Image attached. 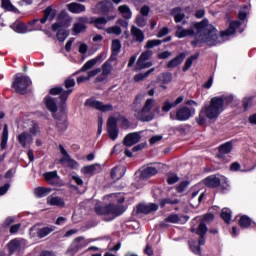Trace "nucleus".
<instances>
[{"mask_svg": "<svg viewBox=\"0 0 256 256\" xmlns=\"http://www.w3.org/2000/svg\"><path fill=\"white\" fill-rule=\"evenodd\" d=\"M227 183V178H225L224 176H209L204 180V184L206 185V187H211L212 189H215V187H219V185H221V183Z\"/></svg>", "mask_w": 256, "mask_h": 256, "instance_id": "nucleus-18", "label": "nucleus"}, {"mask_svg": "<svg viewBox=\"0 0 256 256\" xmlns=\"http://www.w3.org/2000/svg\"><path fill=\"white\" fill-rule=\"evenodd\" d=\"M104 201L108 202L106 206H96L95 213L100 215L104 221H113L120 217L127 207L123 205L125 203V195L123 193H112L104 196Z\"/></svg>", "mask_w": 256, "mask_h": 256, "instance_id": "nucleus-3", "label": "nucleus"}, {"mask_svg": "<svg viewBox=\"0 0 256 256\" xmlns=\"http://www.w3.org/2000/svg\"><path fill=\"white\" fill-rule=\"evenodd\" d=\"M223 111H225V108H223V100L221 98H216V96L210 100V104L205 105L202 108V113H204L207 119H210L211 121L217 119Z\"/></svg>", "mask_w": 256, "mask_h": 256, "instance_id": "nucleus-6", "label": "nucleus"}, {"mask_svg": "<svg viewBox=\"0 0 256 256\" xmlns=\"http://www.w3.org/2000/svg\"><path fill=\"white\" fill-rule=\"evenodd\" d=\"M208 230L207 223L205 222H200L197 228H195V226L191 227V232L196 233V235H199L200 237L198 240L199 245H205V235L207 234Z\"/></svg>", "mask_w": 256, "mask_h": 256, "instance_id": "nucleus-14", "label": "nucleus"}, {"mask_svg": "<svg viewBox=\"0 0 256 256\" xmlns=\"http://www.w3.org/2000/svg\"><path fill=\"white\" fill-rule=\"evenodd\" d=\"M44 179L49 183V185H59L61 186V178L57 174V171H51L44 173Z\"/></svg>", "mask_w": 256, "mask_h": 256, "instance_id": "nucleus-23", "label": "nucleus"}, {"mask_svg": "<svg viewBox=\"0 0 256 256\" xmlns=\"http://www.w3.org/2000/svg\"><path fill=\"white\" fill-rule=\"evenodd\" d=\"M179 181V176L174 173H169L167 178L168 185H175Z\"/></svg>", "mask_w": 256, "mask_h": 256, "instance_id": "nucleus-55", "label": "nucleus"}, {"mask_svg": "<svg viewBox=\"0 0 256 256\" xmlns=\"http://www.w3.org/2000/svg\"><path fill=\"white\" fill-rule=\"evenodd\" d=\"M7 141H9V127L7 124H5L2 132V140L0 143L1 149H7Z\"/></svg>", "mask_w": 256, "mask_h": 256, "instance_id": "nucleus-35", "label": "nucleus"}, {"mask_svg": "<svg viewBox=\"0 0 256 256\" xmlns=\"http://www.w3.org/2000/svg\"><path fill=\"white\" fill-rule=\"evenodd\" d=\"M26 247H29V242L25 239H14L8 244L11 255H13V253H21Z\"/></svg>", "mask_w": 256, "mask_h": 256, "instance_id": "nucleus-11", "label": "nucleus"}, {"mask_svg": "<svg viewBox=\"0 0 256 256\" xmlns=\"http://www.w3.org/2000/svg\"><path fill=\"white\" fill-rule=\"evenodd\" d=\"M166 223H182V218L177 214L169 215L165 218Z\"/></svg>", "mask_w": 256, "mask_h": 256, "instance_id": "nucleus-50", "label": "nucleus"}, {"mask_svg": "<svg viewBox=\"0 0 256 256\" xmlns=\"http://www.w3.org/2000/svg\"><path fill=\"white\" fill-rule=\"evenodd\" d=\"M163 41L161 40H148L146 43V49H153V47H159Z\"/></svg>", "mask_w": 256, "mask_h": 256, "instance_id": "nucleus-54", "label": "nucleus"}, {"mask_svg": "<svg viewBox=\"0 0 256 256\" xmlns=\"http://www.w3.org/2000/svg\"><path fill=\"white\" fill-rule=\"evenodd\" d=\"M111 5V2L109 1H102L95 6L94 13H101L105 15V13H109V11H111Z\"/></svg>", "mask_w": 256, "mask_h": 256, "instance_id": "nucleus-29", "label": "nucleus"}, {"mask_svg": "<svg viewBox=\"0 0 256 256\" xmlns=\"http://www.w3.org/2000/svg\"><path fill=\"white\" fill-rule=\"evenodd\" d=\"M51 188H46V187H38L34 190V193L36 195V197H39V199L43 198V197H47V195H49V193H51Z\"/></svg>", "mask_w": 256, "mask_h": 256, "instance_id": "nucleus-38", "label": "nucleus"}, {"mask_svg": "<svg viewBox=\"0 0 256 256\" xmlns=\"http://www.w3.org/2000/svg\"><path fill=\"white\" fill-rule=\"evenodd\" d=\"M141 141V132H132L124 137L123 143L126 147H133Z\"/></svg>", "mask_w": 256, "mask_h": 256, "instance_id": "nucleus-19", "label": "nucleus"}, {"mask_svg": "<svg viewBox=\"0 0 256 256\" xmlns=\"http://www.w3.org/2000/svg\"><path fill=\"white\" fill-rule=\"evenodd\" d=\"M231 151H233V143L232 142H226L219 147L220 155H227V154L231 153Z\"/></svg>", "mask_w": 256, "mask_h": 256, "instance_id": "nucleus-39", "label": "nucleus"}, {"mask_svg": "<svg viewBox=\"0 0 256 256\" xmlns=\"http://www.w3.org/2000/svg\"><path fill=\"white\" fill-rule=\"evenodd\" d=\"M55 229H57V227L53 225L45 226L42 228L33 227L30 229V236L32 238L38 237V239H45V237H47V235H51Z\"/></svg>", "mask_w": 256, "mask_h": 256, "instance_id": "nucleus-9", "label": "nucleus"}, {"mask_svg": "<svg viewBox=\"0 0 256 256\" xmlns=\"http://www.w3.org/2000/svg\"><path fill=\"white\" fill-rule=\"evenodd\" d=\"M71 179L73 182L76 183V185L82 186L83 185V179L77 175V174H72Z\"/></svg>", "mask_w": 256, "mask_h": 256, "instance_id": "nucleus-59", "label": "nucleus"}, {"mask_svg": "<svg viewBox=\"0 0 256 256\" xmlns=\"http://www.w3.org/2000/svg\"><path fill=\"white\" fill-rule=\"evenodd\" d=\"M1 7L2 9H5L6 11H10L11 13H19V9L15 7L11 0H1Z\"/></svg>", "mask_w": 256, "mask_h": 256, "instance_id": "nucleus-34", "label": "nucleus"}, {"mask_svg": "<svg viewBox=\"0 0 256 256\" xmlns=\"http://www.w3.org/2000/svg\"><path fill=\"white\" fill-rule=\"evenodd\" d=\"M118 11H119V13H121V15H122V17H124V19H131V17L133 16V12H131V8H129V6H127V5L119 6Z\"/></svg>", "mask_w": 256, "mask_h": 256, "instance_id": "nucleus-36", "label": "nucleus"}, {"mask_svg": "<svg viewBox=\"0 0 256 256\" xmlns=\"http://www.w3.org/2000/svg\"><path fill=\"white\" fill-rule=\"evenodd\" d=\"M155 71V68H151L145 73H139L134 76L135 83H139L140 81H143L144 79H147L148 76L151 75Z\"/></svg>", "mask_w": 256, "mask_h": 256, "instance_id": "nucleus-41", "label": "nucleus"}, {"mask_svg": "<svg viewBox=\"0 0 256 256\" xmlns=\"http://www.w3.org/2000/svg\"><path fill=\"white\" fill-rule=\"evenodd\" d=\"M60 161L61 163H66L68 167H71V169H77V167H79V163L71 159L70 156L62 157Z\"/></svg>", "mask_w": 256, "mask_h": 256, "instance_id": "nucleus-42", "label": "nucleus"}, {"mask_svg": "<svg viewBox=\"0 0 256 256\" xmlns=\"http://www.w3.org/2000/svg\"><path fill=\"white\" fill-rule=\"evenodd\" d=\"M11 187V184L6 183L3 186H0V196H3L9 191V188Z\"/></svg>", "mask_w": 256, "mask_h": 256, "instance_id": "nucleus-61", "label": "nucleus"}, {"mask_svg": "<svg viewBox=\"0 0 256 256\" xmlns=\"http://www.w3.org/2000/svg\"><path fill=\"white\" fill-rule=\"evenodd\" d=\"M136 25H138V27H145V25H147V18H145V16H137Z\"/></svg>", "mask_w": 256, "mask_h": 256, "instance_id": "nucleus-58", "label": "nucleus"}, {"mask_svg": "<svg viewBox=\"0 0 256 256\" xmlns=\"http://www.w3.org/2000/svg\"><path fill=\"white\" fill-rule=\"evenodd\" d=\"M44 104L46 106V109L52 113V116L54 119H57L58 122L56 123L57 129L59 131H66L67 130V118L65 116H61L60 118L57 117V98L52 96H46L44 98Z\"/></svg>", "mask_w": 256, "mask_h": 256, "instance_id": "nucleus-7", "label": "nucleus"}, {"mask_svg": "<svg viewBox=\"0 0 256 256\" xmlns=\"http://www.w3.org/2000/svg\"><path fill=\"white\" fill-rule=\"evenodd\" d=\"M216 98L222 100V108L223 109H225V104L231 105L233 103V101L235 100V96L233 94L216 96Z\"/></svg>", "mask_w": 256, "mask_h": 256, "instance_id": "nucleus-37", "label": "nucleus"}, {"mask_svg": "<svg viewBox=\"0 0 256 256\" xmlns=\"http://www.w3.org/2000/svg\"><path fill=\"white\" fill-rule=\"evenodd\" d=\"M189 247L192 253H195V255H201V247L197 245V241H189Z\"/></svg>", "mask_w": 256, "mask_h": 256, "instance_id": "nucleus-51", "label": "nucleus"}, {"mask_svg": "<svg viewBox=\"0 0 256 256\" xmlns=\"http://www.w3.org/2000/svg\"><path fill=\"white\" fill-rule=\"evenodd\" d=\"M11 29H13V31H15V33L25 34V33L31 32V31H41V29H43V26L37 25L36 28L29 29V27L27 25H25L21 22H15L11 25Z\"/></svg>", "mask_w": 256, "mask_h": 256, "instance_id": "nucleus-15", "label": "nucleus"}, {"mask_svg": "<svg viewBox=\"0 0 256 256\" xmlns=\"http://www.w3.org/2000/svg\"><path fill=\"white\" fill-rule=\"evenodd\" d=\"M149 67H153V62L141 60V63L139 64V60H137L135 71H143V69H149Z\"/></svg>", "mask_w": 256, "mask_h": 256, "instance_id": "nucleus-40", "label": "nucleus"}, {"mask_svg": "<svg viewBox=\"0 0 256 256\" xmlns=\"http://www.w3.org/2000/svg\"><path fill=\"white\" fill-rule=\"evenodd\" d=\"M30 135H39V124L37 122L32 121L29 127Z\"/></svg>", "mask_w": 256, "mask_h": 256, "instance_id": "nucleus-53", "label": "nucleus"}, {"mask_svg": "<svg viewBox=\"0 0 256 256\" xmlns=\"http://www.w3.org/2000/svg\"><path fill=\"white\" fill-rule=\"evenodd\" d=\"M196 59H199V53L188 57L184 64L183 71H189V69H191V65H193V61H196Z\"/></svg>", "mask_w": 256, "mask_h": 256, "instance_id": "nucleus-43", "label": "nucleus"}, {"mask_svg": "<svg viewBox=\"0 0 256 256\" xmlns=\"http://www.w3.org/2000/svg\"><path fill=\"white\" fill-rule=\"evenodd\" d=\"M159 209V205L155 203H149V204H140L137 207L138 213H145V215H149V213H153L154 211H157Z\"/></svg>", "mask_w": 256, "mask_h": 256, "instance_id": "nucleus-24", "label": "nucleus"}, {"mask_svg": "<svg viewBox=\"0 0 256 256\" xmlns=\"http://www.w3.org/2000/svg\"><path fill=\"white\" fill-rule=\"evenodd\" d=\"M107 56H104L103 54H99L93 59L88 60L80 69V72L89 71V69H93L95 67L96 63H103L105 61Z\"/></svg>", "mask_w": 256, "mask_h": 256, "instance_id": "nucleus-21", "label": "nucleus"}, {"mask_svg": "<svg viewBox=\"0 0 256 256\" xmlns=\"http://www.w3.org/2000/svg\"><path fill=\"white\" fill-rule=\"evenodd\" d=\"M52 30L54 31H58L57 32V39L58 41H60L61 43H63V41H65V39H67V37H69V31L65 28H63V23L61 22H56L52 25Z\"/></svg>", "mask_w": 256, "mask_h": 256, "instance_id": "nucleus-17", "label": "nucleus"}, {"mask_svg": "<svg viewBox=\"0 0 256 256\" xmlns=\"http://www.w3.org/2000/svg\"><path fill=\"white\" fill-rule=\"evenodd\" d=\"M89 47L87 46V44L85 43H80L78 51L79 53H81V55H85V53H87Z\"/></svg>", "mask_w": 256, "mask_h": 256, "instance_id": "nucleus-62", "label": "nucleus"}, {"mask_svg": "<svg viewBox=\"0 0 256 256\" xmlns=\"http://www.w3.org/2000/svg\"><path fill=\"white\" fill-rule=\"evenodd\" d=\"M86 107H91V109H97V111H101L102 113H109V111L113 110V105L104 104L101 101L95 99H88L85 102Z\"/></svg>", "mask_w": 256, "mask_h": 256, "instance_id": "nucleus-10", "label": "nucleus"}, {"mask_svg": "<svg viewBox=\"0 0 256 256\" xmlns=\"http://www.w3.org/2000/svg\"><path fill=\"white\" fill-rule=\"evenodd\" d=\"M173 79V75L169 72L163 73L158 77L159 83H163L164 85H167V83H171Z\"/></svg>", "mask_w": 256, "mask_h": 256, "instance_id": "nucleus-44", "label": "nucleus"}, {"mask_svg": "<svg viewBox=\"0 0 256 256\" xmlns=\"http://www.w3.org/2000/svg\"><path fill=\"white\" fill-rule=\"evenodd\" d=\"M131 36L133 41L136 43H143V41H145V33H143V31L136 26H132Z\"/></svg>", "mask_w": 256, "mask_h": 256, "instance_id": "nucleus-26", "label": "nucleus"}, {"mask_svg": "<svg viewBox=\"0 0 256 256\" xmlns=\"http://www.w3.org/2000/svg\"><path fill=\"white\" fill-rule=\"evenodd\" d=\"M153 175H157V168L155 167H146L141 171V179H150Z\"/></svg>", "mask_w": 256, "mask_h": 256, "instance_id": "nucleus-33", "label": "nucleus"}, {"mask_svg": "<svg viewBox=\"0 0 256 256\" xmlns=\"http://www.w3.org/2000/svg\"><path fill=\"white\" fill-rule=\"evenodd\" d=\"M239 225L243 229H249V227H251V218H249V216L247 215L241 216L239 220Z\"/></svg>", "mask_w": 256, "mask_h": 256, "instance_id": "nucleus-45", "label": "nucleus"}, {"mask_svg": "<svg viewBox=\"0 0 256 256\" xmlns=\"http://www.w3.org/2000/svg\"><path fill=\"white\" fill-rule=\"evenodd\" d=\"M187 57V54L180 53L177 57L170 60L167 64L168 69H174V67H179Z\"/></svg>", "mask_w": 256, "mask_h": 256, "instance_id": "nucleus-31", "label": "nucleus"}, {"mask_svg": "<svg viewBox=\"0 0 256 256\" xmlns=\"http://www.w3.org/2000/svg\"><path fill=\"white\" fill-rule=\"evenodd\" d=\"M171 52L170 51H164L158 54V59H169L171 57Z\"/></svg>", "mask_w": 256, "mask_h": 256, "instance_id": "nucleus-64", "label": "nucleus"}, {"mask_svg": "<svg viewBox=\"0 0 256 256\" xmlns=\"http://www.w3.org/2000/svg\"><path fill=\"white\" fill-rule=\"evenodd\" d=\"M125 171H127L125 166H116L111 171V178L114 181H119V179H122L125 176Z\"/></svg>", "mask_w": 256, "mask_h": 256, "instance_id": "nucleus-30", "label": "nucleus"}, {"mask_svg": "<svg viewBox=\"0 0 256 256\" xmlns=\"http://www.w3.org/2000/svg\"><path fill=\"white\" fill-rule=\"evenodd\" d=\"M221 217L225 223H231V211L228 208L222 209Z\"/></svg>", "mask_w": 256, "mask_h": 256, "instance_id": "nucleus-49", "label": "nucleus"}, {"mask_svg": "<svg viewBox=\"0 0 256 256\" xmlns=\"http://www.w3.org/2000/svg\"><path fill=\"white\" fill-rule=\"evenodd\" d=\"M187 187H189V182H187V181L181 182L177 187L178 193H183V191H185V189H187Z\"/></svg>", "mask_w": 256, "mask_h": 256, "instance_id": "nucleus-60", "label": "nucleus"}, {"mask_svg": "<svg viewBox=\"0 0 256 256\" xmlns=\"http://www.w3.org/2000/svg\"><path fill=\"white\" fill-rule=\"evenodd\" d=\"M173 108H175V104L169 100H165L161 107L157 104L155 98H148L141 109H137L134 106L133 111L134 117L138 121L149 122L153 121L155 117H163L164 113H169Z\"/></svg>", "mask_w": 256, "mask_h": 256, "instance_id": "nucleus-2", "label": "nucleus"}, {"mask_svg": "<svg viewBox=\"0 0 256 256\" xmlns=\"http://www.w3.org/2000/svg\"><path fill=\"white\" fill-rule=\"evenodd\" d=\"M87 23L88 19L87 17H81L78 19V22H76L73 26V31L77 35L79 33H83L87 29Z\"/></svg>", "mask_w": 256, "mask_h": 256, "instance_id": "nucleus-25", "label": "nucleus"}, {"mask_svg": "<svg viewBox=\"0 0 256 256\" xmlns=\"http://www.w3.org/2000/svg\"><path fill=\"white\" fill-rule=\"evenodd\" d=\"M113 71V65L111 64V60H107L103 65H102V75L98 76L96 78V81L98 83H103V81L107 80V77L111 75Z\"/></svg>", "mask_w": 256, "mask_h": 256, "instance_id": "nucleus-20", "label": "nucleus"}, {"mask_svg": "<svg viewBox=\"0 0 256 256\" xmlns=\"http://www.w3.org/2000/svg\"><path fill=\"white\" fill-rule=\"evenodd\" d=\"M177 203H179V200H177V199L171 200L170 198H166V199H162L160 201V206L164 207L166 205H177Z\"/></svg>", "mask_w": 256, "mask_h": 256, "instance_id": "nucleus-57", "label": "nucleus"}, {"mask_svg": "<svg viewBox=\"0 0 256 256\" xmlns=\"http://www.w3.org/2000/svg\"><path fill=\"white\" fill-rule=\"evenodd\" d=\"M56 12L51 6L47 7L44 10V17L39 19H34L31 22H29V25H37V23H41V25H45L47 21H53L55 19Z\"/></svg>", "mask_w": 256, "mask_h": 256, "instance_id": "nucleus-13", "label": "nucleus"}, {"mask_svg": "<svg viewBox=\"0 0 256 256\" xmlns=\"http://www.w3.org/2000/svg\"><path fill=\"white\" fill-rule=\"evenodd\" d=\"M97 167H99V165L97 164L85 166L84 168H82V173H84L85 175H95V171H97Z\"/></svg>", "mask_w": 256, "mask_h": 256, "instance_id": "nucleus-46", "label": "nucleus"}, {"mask_svg": "<svg viewBox=\"0 0 256 256\" xmlns=\"http://www.w3.org/2000/svg\"><path fill=\"white\" fill-rule=\"evenodd\" d=\"M172 15L174 16L175 23H181L185 19V12L181 7L172 9Z\"/></svg>", "mask_w": 256, "mask_h": 256, "instance_id": "nucleus-32", "label": "nucleus"}, {"mask_svg": "<svg viewBox=\"0 0 256 256\" xmlns=\"http://www.w3.org/2000/svg\"><path fill=\"white\" fill-rule=\"evenodd\" d=\"M113 19H115V15L107 16V17L102 16L98 18H92V24L94 25V27H96V29L103 30L105 29L107 23H109V21H113Z\"/></svg>", "mask_w": 256, "mask_h": 256, "instance_id": "nucleus-22", "label": "nucleus"}, {"mask_svg": "<svg viewBox=\"0 0 256 256\" xmlns=\"http://www.w3.org/2000/svg\"><path fill=\"white\" fill-rule=\"evenodd\" d=\"M64 86L66 90H64L61 87H55L50 89L49 93L50 95H60V107L62 108V111H64L67 103V99H69V95L73 93V88L75 87V79L69 77L64 81Z\"/></svg>", "mask_w": 256, "mask_h": 256, "instance_id": "nucleus-5", "label": "nucleus"}, {"mask_svg": "<svg viewBox=\"0 0 256 256\" xmlns=\"http://www.w3.org/2000/svg\"><path fill=\"white\" fill-rule=\"evenodd\" d=\"M17 141L23 149H27V147H31V145H33V135L24 131L17 136Z\"/></svg>", "mask_w": 256, "mask_h": 256, "instance_id": "nucleus-16", "label": "nucleus"}, {"mask_svg": "<svg viewBox=\"0 0 256 256\" xmlns=\"http://www.w3.org/2000/svg\"><path fill=\"white\" fill-rule=\"evenodd\" d=\"M151 57H153V51H151V50L144 51L138 58V64L141 65V61H149V59H151Z\"/></svg>", "mask_w": 256, "mask_h": 256, "instance_id": "nucleus-48", "label": "nucleus"}, {"mask_svg": "<svg viewBox=\"0 0 256 256\" xmlns=\"http://www.w3.org/2000/svg\"><path fill=\"white\" fill-rule=\"evenodd\" d=\"M121 53V41L119 39H115L112 41V54L119 55Z\"/></svg>", "mask_w": 256, "mask_h": 256, "instance_id": "nucleus-47", "label": "nucleus"}, {"mask_svg": "<svg viewBox=\"0 0 256 256\" xmlns=\"http://www.w3.org/2000/svg\"><path fill=\"white\" fill-rule=\"evenodd\" d=\"M196 121L198 125H205L207 123V116L205 115V112H203V109L200 111V114L196 118Z\"/></svg>", "mask_w": 256, "mask_h": 256, "instance_id": "nucleus-56", "label": "nucleus"}, {"mask_svg": "<svg viewBox=\"0 0 256 256\" xmlns=\"http://www.w3.org/2000/svg\"><path fill=\"white\" fill-rule=\"evenodd\" d=\"M47 204L54 207H65V200L56 194L47 197Z\"/></svg>", "mask_w": 256, "mask_h": 256, "instance_id": "nucleus-27", "label": "nucleus"}, {"mask_svg": "<svg viewBox=\"0 0 256 256\" xmlns=\"http://www.w3.org/2000/svg\"><path fill=\"white\" fill-rule=\"evenodd\" d=\"M238 19L230 23L226 31H222L220 36L217 35V29L209 24V20L205 19L201 22L193 23L189 28H184L181 25L176 26V37L178 39H185V37H194L191 42L192 47H203V43L213 47L227 41V37H231L238 33H243L247 27V12L240 10Z\"/></svg>", "mask_w": 256, "mask_h": 256, "instance_id": "nucleus-1", "label": "nucleus"}, {"mask_svg": "<svg viewBox=\"0 0 256 256\" xmlns=\"http://www.w3.org/2000/svg\"><path fill=\"white\" fill-rule=\"evenodd\" d=\"M30 85L31 79L29 77L23 76L22 74H16L12 87L19 95H25Z\"/></svg>", "mask_w": 256, "mask_h": 256, "instance_id": "nucleus-8", "label": "nucleus"}, {"mask_svg": "<svg viewBox=\"0 0 256 256\" xmlns=\"http://www.w3.org/2000/svg\"><path fill=\"white\" fill-rule=\"evenodd\" d=\"M106 33H108V35H116L119 36L122 33L121 27L119 26H112L106 29Z\"/></svg>", "mask_w": 256, "mask_h": 256, "instance_id": "nucleus-52", "label": "nucleus"}, {"mask_svg": "<svg viewBox=\"0 0 256 256\" xmlns=\"http://www.w3.org/2000/svg\"><path fill=\"white\" fill-rule=\"evenodd\" d=\"M197 107L199 104L195 100H188L184 106L177 108L176 115L170 113V119L172 121H189L195 115Z\"/></svg>", "mask_w": 256, "mask_h": 256, "instance_id": "nucleus-4", "label": "nucleus"}, {"mask_svg": "<svg viewBox=\"0 0 256 256\" xmlns=\"http://www.w3.org/2000/svg\"><path fill=\"white\" fill-rule=\"evenodd\" d=\"M120 123H121L122 129H129L130 123H129V120H128L127 118L122 117V118L120 119Z\"/></svg>", "mask_w": 256, "mask_h": 256, "instance_id": "nucleus-63", "label": "nucleus"}, {"mask_svg": "<svg viewBox=\"0 0 256 256\" xmlns=\"http://www.w3.org/2000/svg\"><path fill=\"white\" fill-rule=\"evenodd\" d=\"M66 7L68 11H70V13H74V15H79L80 13H85L86 11L85 5L79 4L77 2H72L66 5Z\"/></svg>", "mask_w": 256, "mask_h": 256, "instance_id": "nucleus-28", "label": "nucleus"}, {"mask_svg": "<svg viewBox=\"0 0 256 256\" xmlns=\"http://www.w3.org/2000/svg\"><path fill=\"white\" fill-rule=\"evenodd\" d=\"M107 131L112 141H115L117 137H119V128L117 127V118L113 116L108 118Z\"/></svg>", "mask_w": 256, "mask_h": 256, "instance_id": "nucleus-12", "label": "nucleus"}]
</instances>
